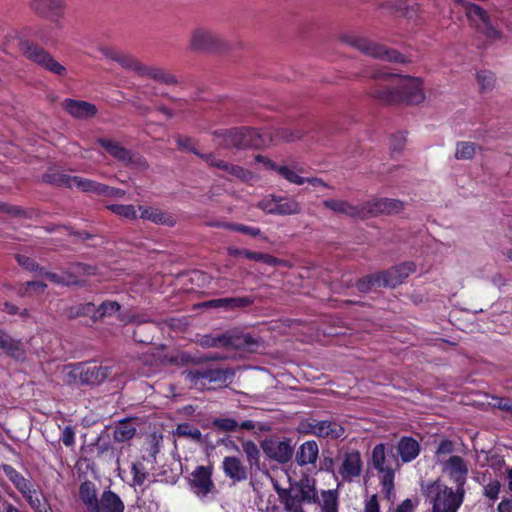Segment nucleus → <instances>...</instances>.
Returning a JSON list of instances; mask_svg holds the SVG:
<instances>
[{
  "label": "nucleus",
  "mask_w": 512,
  "mask_h": 512,
  "mask_svg": "<svg viewBox=\"0 0 512 512\" xmlns=\"http://www.w3.org/2000/svg\"><path fill=\"white\" fill-rule=\"evenodd\" d=\"M116 63H118L125 70L132 71L137 74H139L142 65V62L139 61L136 57L123 51L119 53Z\"/></svg>",
  "instance_id": "obj_41"
},
{
  "label": "nucleus",
  "mask_w": 512,
  "mask_h": 512,
  "mask_svg": "<svg viewBox=\"0 0 512 512\" xmlns=\"http://www.w3.org/2000/svg\"><path fill=\"white\" fill-rule=\"evenodd\" d=\"M200 158L203 159L210 167L219 169L220 171L224 172L225 174H223V176L227 175L229 167L231 166V164L228 162L217 158L214 154L211 153L200 155Z\"/></svg>",
  "instance_id": "obj_48"
},
{
  "label": "nucleus",
  "mask_w": 512,
  "mask_h": 512,
  "mask_svg": "<svg viewBox=\"0 0 512 512\" xmlns=\"http://www.w3.org/2000/svg\"><path fill=\"white\" fill-rule=\"evenodd\" d=\"M222 469L224 474L234 482H242L247 479V469L237 457H224L222 461Z\"/></svg>",
  "instance_id": "obj_24"
},
{
  "label": "nucleus",
  "mask_w": 512,
  "mask_h": 512,
  "mask_svg": "<svg viewBox=\"0 0 512 512\" xmlns=\"http://www.w3.org/2000/svg\"><path fill=\"white\" fill-rule=\"evenodd\" d=\"M52 181L59 186H65L68 188L76 187L83 192H93L99 195H102V193L106 192L108 189L107 185H103L82 177L70 176L66 174L55 175Z\"/></svg>",
  "instance_id": "obj_17"
},
{
  "label": "nucleus",
  "mask_w": 512,
  "mask_h": 512,
  "mask_svg": "<svg viewBox=\"0 0 512 512\" xmlns=\"http://www.w3.org/2000/svg\"><path fill=\"white\" fill-rule=\"evenodd\" d=\"M217 226L224 227L235 232L247 234L251 237H260L263 240H267V237L262 234L261 230L258 227L247 226L239 223H223L217 224Z\"/></svg>",
  "instance_id": "obj_40"
},
{
  "label": "nucleus",
  "mask_w": 512,
  "mask_h": 512,
  "mask_svg": "<svg viewBox=\"0 0 512 512\" xmlns=\"http://www.w3.org/2000/svg\"><path fill=\"white\" fill-rule=\"evenodd\" d=\"M120 304L116 301H105L103 302L97 310V314L94 315V318H102L105 316H111L115 312L119 311Z\"/></svg>",
  "instance_id": "obj_52"
},
{
  "label": "nucleus",
  "mask_w": 512,
  "mask_h": 512,
  "mask_svg": "<svg viewBox=\"0 0 512 512\" xmlns=\"http://www.w3.org/2000/svg\"><path fill=\"white\" fill-rule=\"evenodd\" d=\"M261 448L268 458L283 464L291 460L294 452L292 440L289 438L283 440L278 438L264 439Z\"/></svg>",
  "instance_id": "obj_14"
},
{
  "label": "nucleus",
  "mask_w": 512,
  "mask_h": 512,
  "mask_svg": "<svg viewBox=\"0 0 512 512\" xmlns=\"http://www.w3.org/2000/svg\"><path fill=\"white\" fill-rule=\"evenodd\" d=\"M305 131L299 128H273L270 131L264 132V135L267 139V145L270 143H279V142H292L299 140L303 137Z\"/></svg>",
  "instance_id": "obj_23"
},
{
  "label": "nucleus",
  "mask_w": 512,
  "mask_h": 512,
  "mask_svg": "<svg viewBox=\"0 0 512 512\" xmlns=\"http://www.w3.org/2000/svg\"><path fill=\"white\" fill-rule=\"evenodd\" d=\"M319 448L315 441H306L296 452V462L299 466L314 464L318 458Z\"/></svg>",
  "instance_id": "obj_32"
},
{
  "label": "nucleus",
  "mask_w": 512,
  "mask_h": 512,
  "mask_svg": "<svg viewBox=\"0 0 512 512\" xmlns=\"http://www.w3.org/2000/svg\"><path fill=\"white\" fill-rule=\"evenodd\" d=\"M255 160L257 162L263 163L268 168L277 171L279 175H281L284 179H286L290 183H293L296 185H302V184L306 183V178L301 177L295 170L289 168L288 166H278V165L274 164L271 160L264 158L260 155L256 156Z\"/></svg>",
  "instance_id": "obj_29"
},
{
  "label": "nucleus",
  "mask_w": 512,
  "mask_h": 512,
  "mask_svg": "<svg viewBox=\"0 0 512 512\" xmlns=\"http://www.w3.org/2000/svg\"><path fill=\"white\" fill-rule=\"evenodd\" d=\"M94 269L86 264L76 263L73 264L68 271H63L61 274V278L63 281V286H83L84 282L79 279L81 275H91L94 273Z\"/></svg>",
  "instance_id": "obj_27"
},
{
  "label": "nucleus",
  "mask_w": 512,
  "mask_h": 512,
  "mask_svg": "<svg viewBox=\"0 0 512 512\" xmlns=\"http://www.w3.org/2000/svg\"><path fill=\"white\" fill-rule=\"evenodd\" d=\"M61 441L67 447H71L75 443V432L71 426H66L61 435Z\"/></svg>",
  "instance_id": "obj_60"
},
{
  "label": "nucleus",
  "mask_w": 512,
  "mask_h": 512,
  "mask_svg": "<svg viewBox=\"0 0 512 512\" xmlns=\"http://www.w3.org/2000/svg\"><path fill=\"white\" fill-rule=\"evenodd\" d=\"M62 106L71 116L78 119H89L97 113L96 106L87 101L66 99Z\"/></svg>",
  "instance_id": "obj_22"
},
{
  "label": "nucleus",
  "mask_w": 512,
  "mask_h": 512,
  "mask_svg": "<svg viewBox=\"0 0 512 512\" xmlns=\"http://www.w3.org/2000/svg\"><path fill=\"white\" fill-rule=\"evenodd\" d=\"M215 425L225 431H233L238 427V423L231 418H221L215 420Z\"/></svg>",
  "instance_id": "obj_61"
},
{
  "label": "nucleus",
  "mask_w": 512,
  "mask_h": 512,
  "mask_svg": "<svg viewBox=\"0 0 512 512\" xmlns=\"http://www.w3.org/2000/svg\"><path fill=\"white\" fill-rule=\"evenodd\" d=\"M200 345L206 348L225 347L253 351L257 347V341L250 334H236L227 332L221 335H205L200 339Z\"/></svg>",
  "instance_id": "obj_7"
},
{
  "label": "nucleus",
  "mask_w": 512,
  "mask_h": 512,
  "mask_svg": "<svg viewBox=\"0 0 512 512\" xmlns=\"http://www.w3.org/2000/svg\"><path fill=\"white\" fill-rule=\"evenodd\" d=\"M243 451L250 463H257L259 460L260 451L253 441H245L242 444Z\"/></svg>",
  "instance_id": "obj_53"
},
{
  "label": "nucleus",
  "mask_w": 512,
  "mask_h": 512,
  "mask_svg": "<svg viewBox=\"0 0 512 512\" xmlns=\"http://www.w3.org/2000/svg\"><path fill=\"white\" fill-rule=\"evenodd\" d=\"M32 9L39 16L54 23L57 28H62L61 20L64 18L66 9L65 0H34Z\"/></svg>",
  "instance_id": "obj_15"
},
{
  "label": "nucleus",
  "mask_w": 512,
  "mask_h": 512,
  "mask_svg": "<svg viewBox=\"0 0 512 512\" xmlns=\"http://www.w3.org/2000/svg\"><path fill=\"white\" fill-rule=\"evenodd\" d=\"M322 512H337V498L331 492H324L322 495Z\"/></svg>",
  "instance_id": "obj_54"
},
{
  "label": "nucleus",
  "mask_w": 512,
  "mask_h": 512,
  "mask_svg": "<svg viewBox=\"0 0 512 512\" xmlns=\"http://www.w3.org/2000/svg\"><path fill=\"white\" fill-rule=\"evenodd\" d=\"M391 78V84L383 89L376 90L374 97L386 102H404L408 104H419L424 100L422 82L419 78L386 74Z\"/></svg>",
  "instance_id": "obj_2"
},
{
  "label": "nucleus",
  "mask_w": 512,
  "mask_h": 512,
  "mask_svg": "<svg viewBox=\"0 0 512 512\" xmlns=\"http://www.w3.org/2000/svg\"><path fill=\"white\" fill-rule=\"evenodd\" d=\"M322 205L336 214L350 218L365 219V202L353 204L343 199H326Z\"/></svg>",
  "instance_id": "obj_19"
},
{
  "label": "nucleus",
  "mask_w": 512,
  "mask_h": 512,
  "mask_svg": "<svg viewBox=\"0 0 512 512\" xmlns=\"http://www.w3.org/2000/svg\"><path fill=\"white\" fill-rule=\"evenodd\" d=\"M211 475L212 469L210 467L198 466L189 476L190 488L200 499L206 498L215 490Z\"/></svg>",
  "instance_id": "obj_16"
},
{
  "label": "nucleus",
  "mask_w": 512,
  "mask_h": 512,
  "mask_svg": "<svg viewBox=\"0 0 512 512\" xmlns=\"http://www.w3.org/2000/svg\"><path fill=\"white\" fill-rule=\"evenodd\" d=\"M177 144L180 148L184 149V150H188V151H191L193 152L195 155H197L198 157H200V155H202L200 152L196 151L192 145V139L189 138V137H186V136H179L177 138Z\"/></svg>",
  "instance_id": "obj_62"
},
{
  "label": "nucleus",
  "mask_w": 512,
  "mask_h": 512,
  "mask_svg": "<svg viewBox=\"0 0 512 512\" xmlns=\"http://www.w3.org/2000/svg\"><path fill=\"white\" fill-rule=\"evenodd\" d=\"M226 147L260 148L267 145L266 136L253 128H239L228 131L224 137Z\"/></svg>",
  "instance_id": "obj_10"
},
{
  "label": "nucleus",
  "mask_w": 512,
  "mask_h": 512,
  "mask_svg": "<svg viewBox=\"0 0 512 512\" xmlns=\"http://www.w3.org/2000/svg\"><path fill=\"white\" fill-rule=\"evenodd\" d=\"M233 377V373L229 369H206L203 371H190L186 375V379L193 385L205 388L214 383L223 385Z\"/></svg>",
  "instance_id": "obj_13"
},
{
  "label": "nucleus",
  "mask_w": 512,
  "mask_h": 512,
  "mask_svg": "<svg viewBox=\"0 0 512 512\" xmlns=\"http://www.w3.org/2000/svg\"><path fill=\"white\" fill-rule=\"evenodd\" d=\"M476 144L468 141L457 143L455 158L458 160L472 159L476 153Z\"/></svg>",
  "instance_id": "obj_43"
},
{
  "label": "nucleus",
  "mask_w": 512,
  "mask_h": 512,
  "mask_svg": "<svg viewBox=\"0 0 512 512\" xmlns=\"http://www.w3.org/2000/svg\"><path fill=\"white\" fill-rule=\"evenodd\" d=\"M454 452V443L451 440L444 439L442 440L437 449H436V457L438 462L443 461L442 456L450 455Z\"/></svg>",
  "instance_id": "obj_57"
},
{
  "label": "nucleus",
  "mask_w": 512,
  "mask_h": 512,
  "mask_svg": "<svg viewBox=\"0 0 512 512\" xmlns=\"http://www.w3.org/2000/svg\"><path fill=\"white\" fill-rule=\"evenodd\" d=\"M97 50L102 54V56L105 59L114 62H116L119 53L121 52V50L117 49L116 47L107 44H99L97 46Z\"/></svg>",
  "instance_id": "obj_56"
},
{
  "label": "nucleus",
  "mask_w": 512,
  "mask_h": 512,
  "mask_svg": "<svg viewBox=\"0 0 512 512\" xmlns=\"http://www.w3.org/2000/svg\"><path fill=\"white\" fill-rule=\"evenodd\" d=\"M393 464H397L392 451L387 452L386 446L382 443L374 446L371 452V465L379 475V481L382 491L387 498L393 495L395 468Z\"/></svg>",
  "instance_id": "obj_5"
},
{
  "label": "nucleus",
  "mask_w": 512,
  "mask_h": 512,
  "mask_svg": "<svg viewBox=\"0 0 512 512\" xmlns=\"http://www.w3.org/2000/svg\"><path fill=\"white\" fill-rule=\"evenodd\" d=\"M136 427L130 421H121L114 428L113 438L117 442H126L135 436Z\"/></svg>",
  "instance_id": "obj_37"
},
{
  "label": "nucleus",
  "mask_w": 512,
  "mask_h": 512,
  "mask_svg": "<svg viewBox=\"0 0 512 512\" xmlns=\"http://www.w3.org/2000/svg\"><path fill=\"white\" fill-rule=\"evenodd\" d=\"M246 258L250 259V260H253V261H257V262H262V263H265L269 266H278L282 263V261L272 255H269V254H265V253H259V252H252V251H249V253H246Z\"/></svg>",
  "instance_id": "obj_49"
},
{
  "label": "nucleus",
  "mask_w": 512,
  "mask_h": 512,
  "mask_svg": "<svg viewBox=\"0 0 512 512\" xmlns=\"http://www.w3.org/2000/svg\"><path fill=\"white\" fill-rule=\"evenodd\" d=\"M396 450L402 462L409 463L418 457L420 444L414 438L404 436L398 441Z\"/></svg>",
  "instance_id": "obj_26"
},
{
  "label": "nucleus",
  "mask_w": 512,
  "mask_h": 512,
  "mask_svg": "<svg viewBox=\"0 0 512 512\" xmlns=\"http://www.w3.org/2000/svg\"><path fill=\"white\" fill-rule=\"evenodd\" d=\"M15 258L18 264L26 270L38 271L39 273L43 270L42 267H40L33 259L28 256L17 254Z\"/></svg>",
  "instance_id": "obj_58"
},
{
  "label": "nucleus",
  "mask_w": 512,
  "mask_h": 512,
  "mask_svg": "<svg viewBox=\"0 0 512 512\" xmlns=\"http://www.w3.org/2000/svg\"><path fill=\"white\" fill-rule=\"evenodd\" d=\"M278 199H279V196L269 195V196L263 198L258 203V207L268 214H276L277 215Z\"/></svg>",
  "instance_id": "obj_51"
},
{
  "label": "nucleus",
  "mask_w": 512,
  "mask_h": 512,
  "mask_svg": "<svg viewBox=\"0 0 512 512\" xmlns=\"http://www.w3.org/2000/svg\"><path fill=\"white\" fill-rule=\"evenodd\" d=\"M15 47L19 48V51L26 57V59L39 65L46 71L61 77L66 75V68L48 51L27 40L22 31L12 29L4 36L3 49L6 53L10 54L13 52Z\"/></svg>",
  "instance_id": "obj_1"
},
{
  "label": "nucleus",
  "mask_w": 512,
  "mask_h": 512,
  "mask_svg": "<svg viewBox=\"0 0 512 512\" xmlns=\"http://www.w3.org/2000/svg\"><path fill=\"white\" fill-rule=\"evenodd\" d=\"M421 491L430 507L429 512H458L466 494L465 489L449 487L439 479L422 483Z\"/></svg>",
  "instance_id": "obj_3"
},
{
  "label": "nucleus",
  "mask_w": 512,
  "mask_h": 512,
  "mask_svg": "<svg viewBox=\"0 0 512 512\" xmlns=\"http://www.w3.org/2000/svg\"><path fill=\"white\" fill-rule=\"evenodd\" d=\"M124 508V503L120 497L111 490H106L101 494L90 512H124Z\"/></svg>",
  "instance_id": "obj_21"
},
{
  "label": "nucleus",
  "mask_w": 512,
  "mask_h": 512,
  "mask_svg": "<svg viewBox=\"0 0 512 512\" xmlns=\"http://www.w3.org/2000/svg\"><path fill=\"white\" fill-rule=\"evenodd\" d=\"M364 512H380L379 503L376 495H372L365 502Z\"/></svg>",
  "instance_id": "obj_64"
},
{
  "label": "nucleus",
  "mask_w": 512,
  "mask_h": 512,
  "mask_svg": "<svg viewBox=\"0 0 512 512\" xmlns=\"http://www.w3.org/2000/svg\"><path fill=\"white\" fill-rule=\"evenodd\" d=\"M441 471L454 485L456 489H465L469 467L461 456L450 455L447 459L440 461Z\"/></svg>",
  "instance_id": "obj_12"
},
{
  "label": "nucleus",
  "mask_w": 512,
  "mask_h": 512,
  "mask_svg": "<svg viewBox=\"0 0 512 512\" xmlns=\"http://www.w3.org/2000/svg\"><path fill=\"white\" fill-rule=\"evenodd\" d=\"M226 176L229 180L239 179L241 181H249L253 175L249 170L238 165L231 164Z\"/></svg>",
  "instance_id": "obj_50"
},
{
  "label": "nucleus",
  "mask_w": 512,
  "mask_h": 512,
  "mask_svg": "<svg viewBox=\"0 0 512 512\" xmlns=\"http://www.w3.org/2000/svg\"><path fill=\"white\" fill-rule=\"evenodd\" d=\"M131 470L134 482L142 485L146 479V473L143 471L142 465L140 463H132Z\"/></svg>",
  "instance_id": "obj_59"
},
{
  "label": "nucleus",
  "mask_w": 512,
  "mask_h": 512,
  "mask_svg": "<svg viewBox=\"0 0 512 512\" xmlns=\"http://www.w3.org/2000/svg\"><path fill=\"white\" fill-rule=\"evenodd\" d=\"M1 349L17 361H24L26 358V349L22 341L14 339L10 335Z\"/></svg>",
  "instance_id": "obj_34"
},
{
  "label": "nucleus",
  "mask_w": 512,
  "mask_h": 512,
  "mask_svg": "<svg viewBox=\"0 0 512 512\" xmlns=\"http://www.w3.org/2000/svg\"><path fill=\"white\" fill-rule=\"evenodd\" d=\"M501 489V484L498 480H490L483 486V495L488 499L489 506H493L494 502L498 499Z\"/></svg>",
  "instance_id": "obj_47"
},
{
  "label": "nucleus",
  "mask_w": 512,
  "mask_h": 512,
  "mask_svg": "<svg viewBox=\"0 0 512 512\" xmlns=\"http://www.w3.org/2000/svg\"><path fill=\"white\" fill-rule=\"evenodd\" d=\"M467 17L473 21L479 30L489 38H499L500 32L494 27L493 20L487 12L478 5L471 4L467 7Z\"/></svg>",
  "instance_id": "obj_20"
},
{
  "label": "nucleus",
  "mask_w": 512,
  "mask_h": 512,
  "mask_svg": "<svg viewBox=\"0 0 512 512\" xmlns=\"http://www.w3.org/2000/svg\"><path fill=\"white\" fill-rule=\"evenodd\" d=\"M288 494L295 497V499L299 500L303 504H311L315 502L317 498L316 491L310 486L292 488L288 490Z\"/></svg>",
  "instance_id": "obj_39"
},
{
  "label": "nucleus",
  "mask_w": 512,
  "mask_h": 512,
  "mask_svg": "<svg viewBox=\"0 0 512 512\" xmlns=\"http://www.w3.org/2000/svg\"><path fill=\"white\" fill-rule=\"evenodd\" d=\"M298 431L307 435H314L328 440H338L344 437V427L333 420L308 419L299 424Z\"/></svg>",
  "instance_id": "obj_8"
},
{
  "label": "nucleus",
  "mask_w": 512,
  "mask_h": 512,
  "mask_svg": "<svg viewBox=\"0 0 512 512\" xmlns=\"http://www.w3.org/2000/svg\"><path fill=\"white\" fill-rule=\"evenodd\" d=\"M138 209L140 211L139 217L141 219L149 220L155 224L168 226H173L175 223L174 218L170 214L164 212L161 209L147 206H139Z\"/></svg>",
  "instance_id": "obj_31"
},
{
  "label": "nucleus",
  "mask_w": 512,
  "mask_h": 512,
  "mask_svg": "<svg viewBox=\"0 0 512 512\" xmlns=\"http://www.w3.org/2000/svg\"><path fill=\"white\" fill-rule=\"evenodd\" d=\"M98 142L116 160L125 164L133 162L132 153L124 148L119 142L105 138L99 139Z\"/></svg>",
  "instance_id": "obj_30"
},
{
  "label": "nucleus",
  "mask_w": 512,
  "mask_h": 512,
  "mask_svg": "<svg viewBox=\"0 0 512 512\" xmlns=\"http://www.w3.org/2000/svg\"><path fill=\"white\" fill-rule=\"evenodd\" d=\"M337 473L343 482L351 483L361 475L363 461L356 449L342 450L338 455Z\"/></svg>",
  "instance_id": "obj_11"
},
{
  "label": "nucleus",
  "mask_w": 512,
  "mask_h": 512,
  "mask_svg": "<svg viewBox=\"0 0 512 512\" xmlns=\"http://www.w3.org/2000/svg\"><path fill=\"white\" fill-rule=\"evenodd\" d=\"M107 208L112 213H114L120 217H123V218L135 220L138 217L135 207L130 204L129 205L112 204V205L107 206Z\"/></svg>",
  "instance_id": "obj_45"
},
{
  "label": "nucleus",
  "mask_w": 512,
  "mask_h": 512,
  "mask_svg": "<svg viewBox=\"0 0 512 512\" xmlns=\"http://www.w3.org/2000/svg\"><path fill=\"white\" fill-rule=\"evenodd\" d=\"M139 76L149 77L155 81L164 84H176L177 79L172 74L166 72L163 68L157 66H147L142 63Z\"/></svg>",
  "instance_id": "obj_33"
},
{
  "label": "nucleus",
  "mask_w": 512,
  "mask_h": 512,
  "mask_svg": "<svg viewBox=\"0 0 512 512\" xmlns=\"http://www.w3.org/2000/svg\"><path fill=\"white\" fill-rule=\"evenodd\" d=\"M511 401H512V399L493 397L492 401L490 402V405L492 407L499 408V409L507 412L509 410V405H510Z\"/></svg>",
  "instance_id": "obj_63"
},
{
  "label": "nucleus",
  "mask_w": 512,
  "mask_h": 512,
  "mask_svg": "<svg viewBox=\"0 0 512 512\" xmlns=\"http://www.w3.org/2000/svg\"><path fill=\"white\" fill-rule=\"evenodd\" d=\"M278 496L284 503L287 512H304L303 503L288 494V490H278Z\"/></svg>",
  "instance_id": "obj_44"
},
{
  "label": "nucleus",
  "mask_w": 512,
  "mask_h": 512,
  "mask_svg": "<svg viewBox=\"0 0 512 512\" xmlns=\"http://www.w3.org/2000/svg\"><path fill=\"white\" fill-rule=\"evenodd\" d=\"M69 374L76 377L78 375V370H71ZM79 374L82 382L91 384L100 383L111 375V367L94 365L87 367L85 370L79 372Z\"/></svg>",
  "instance_id": "obj_25"
},
{
  "label": "nucleus",
  "mask_w": 512,
  "mask_h": 512,
  "mask_svg": "<svg viewBox=\"0 0 512 512\" xmlns=\"http://www.w3.org/2000/svg\"><path fill=\"white\" fill-rule=\"evenodd\" d=\"M253 303L250 297H228L212 299L205 303L208 307L221 308L225 311H232L238 308H245Z\"/></svg>",
  "instance_id": "obj_28"
},
{
  "label": "nucleus",
  "mask_w": 512,
  "mask_h": 512,
  "mask_svg": "<svg viewBox=\"0 0 512 512\" xmlns=\"http://www.w3.org/2000/svg\"><path fill=\"white\" fill-rule=\"evenodd\" d=\"M2 471L6 475V477L14 484V486L21 493L24 489H27L30 486V482L23 477L21 473H19L14 467L9 464H3L1 466Z\"/></svg>",
  "instance_id": "obj_36"
},
{
  "label": "nucleus",
  "mask_w": 512,
  "mask_h": 512,
  "mask_svg": "<svg viewBox=\"0 0 512 512\" xmlns=\"http://www.w3.org/2000/svg\"><path fill=\"white\" fill-rule=\"evenodd\" d=\"M21 494L35 512L43 511L44 506L42 504L41 494L37 490L32 489L31 485L28 486L27 489H24Z\"/></svg>",
  "instance_id": "obj_42"
},
{
  "label": "nucleus",
  "mask_w": 512,
  "mask_h": 512,
  "mask_svg": "<svg viewBox=\"0 0 512 512\" xmlns=\"http://www.w3.org/2000/svg\"><path fill=\"white\" fill-rule=\"evenodd\" d=\"M403 202L397 199L379 198L365 202V219L379 215H391L401 212Z\"/></svg>",
  "instance_id": "obj_18"
},
{
  "label": "nucleus",
  "mask_w": 512,
  "mask_h": 512,
  "mask_svg": "<svg viewBox=\"0 0 512 512\" xmlns=\"http://www.w3.org/2000/svg\"><path fill=\"white\" fill-rule=\"evenodd\" d=\"M302 208L299 202L293 198L279 196L277 215H296Z\"/></svg>",
  "instance_id": "obj_38"
},
{
  "label": "nucleus",
  "mask_w": 512,
  "mask_h": 512,
  "mask_svg": "<svg viewBox=\"0 0 512 512\" xmlns=\"http://www.w3.org/2000/svg\"><path fill=\"white\" fill-rule=\"evenodd\" d=\"M477 80L482 90H490L494 84V74L490 71H480L477 73Z\"/></svg>",
  "instance_id": "obj_55"
},
{
  "label": "nucleus",
  "mask_w": 512,
  "mask_h": 512,
  "mask_svg": "<svg viewBox=\"0 0 512 512\" xmlns=\"http://www.w3.org/2000/svg\"><path fill=\"white\" fill-rule=\"evenodd\" d=\"M224 48L222 39L212 30L194 28L188 39V49L194 53H213Z\"/></svg>",
  "instance_id": "obj_9"
},
{
  "label": "nucleus",
  "mask_w": 512,
  "mask_h": 512,
  "mask_svg": "<svg viewBox=\"0 0 512 512\" xmlns=\"http://www.w3.org/2000/svg\"><path fill=\"white\" fill-rule=\"evenodd\" d=\"M79 496L90 512L91 509L96 504V502L98 501L97 489L95 484L91 481L83 482L79 488Z\"/></svg>",
  "instance_id": "obj_35"
},
{
  "label": "nucleus",
  "mask_w": 512,
  "mask_h": 512,
  "mask_svg": "<svg viewBox=\"0 0 512 512\" xmlns=\"http://www.w3.org/2000/svg\"><path fill=\"white\" fill-rule=\"evenodd\" d=\"M176 434L181 437H186L194 440L195 442H200L202 439L201 431L190 424L182 423L177 426Z\"/></svg>",
  "instance_id": "obj_46"
},
{
  "label": "nucleus",
  "mask_w": 512,
  "mask_h": 512,
  "mask_svg": "<svg viewBox=\"0 0 512 512\" xmlns=\"http://www.w3.org/2000/svg\"><path fill=\"white\" fill-rule=\"evenodd\" d=\"M342 40L359 51L383 61L404 63L405 57L395 50L387 49L385 46L357 35H345Z\"/></svg>",
  "instance_id": "obj_6"
},
{
  "label": "nucleus",
  "mask_w": 512,
  "mask_h": 512,
  "mask_svg": "<svg viewBox=\"0 0 512 512\" xmlns=\"http://www.w3.org/2000/svg\"><path fill=\"white\" fill-rule=\"evenodd\" d=\"M414 271L415 264L406 262L386 271L370 274L359 279L357 288L360 292H368L373 288L379 287L394 288L401 284Z\"/></svg>",
  "instance_id": "obj_4"
}]
</instances>
